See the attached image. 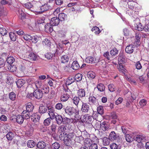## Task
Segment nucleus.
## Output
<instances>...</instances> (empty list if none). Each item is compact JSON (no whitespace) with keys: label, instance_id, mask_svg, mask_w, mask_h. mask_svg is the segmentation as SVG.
Wrapping results in <instances>:
<instances>
[{"label":"nucleus","instance_id":"nucleus-1","mask_svg":"<svg viewBox=\"0 0 149 149\" xmlns=\"http://www.w3.org/2000/svg\"><path fill=\"white\" fill-rule=\"evenodd\" d=\"M63 109L65 113L67 115L71 116L74 115L75 118L77 119L80 118L79 116V109H76L73 107L69 106L66 107L64 106Z\"/></svg>","mask_w":149,"mask_h":149},{"label":"nucleus","instance_id":"nucleus-2","mask_svg":"<svg viewBox=\"0 0 149 149\" xmlns=\"http://www.w3.org/2000/svg\"><path fill=\"white\" fill-rule=\"evenodd\" d=\"M63 136L64 137V143L67 146L70 145L71 141L75 137V133L73 132L69 133L63 132Z\"/></svg>","mask_w":149,"mask_h":149},{"label":"nucleus","instance_id":"nucleus-3","mask_svg":"<svg viewBox=\"0 0 149 149\" xmlns=\"http://www.w3.org/2000/svg\"><path fill=\"white\" fill-rule=\"evenodd\" d=\"M54 119H55L56 123L59 125H61L62 123L66 124L70 123L71 122L70 119L67 117H62L61 115L58 113L55 116Z\"/></svg>","mask_w":149,"mask_h":149},{"label":"nucleus","instance_id":"nucleus-4","mask_svg":"<svg viewBox=\"0 0 149 149\" xmlns=\"http://www.w3.org/2000/svg\"><path fill=\"white\" fill-rule=\"evenodd\" d=\"M39 8V9H37L36 11H35L39 13H42L46 11L51 10L52 8L51 6L47 3L42 5Z\"/></svg>","mask_w":149,"mask_h":149},{"label":"nucleus","instance_id":"nucleus-5","mask_svg":"<svg viewBox=\"0 0 149 149\" xmlns=\"http://www.w3.org/2000/svg\"><path fill=\"white\" fill-rule=\"evenodd\" d=\"M48 110L47 113H48L49 118H51L52 120L54 119V118L58 113L55 112L54 108L52 106H49Z\"/></svg>","mask_w":149,"mask_h":149},{"label":"nucleus","instance_id":"nucleus-6","mask_svg":"<svg viewBox=\"0 0 149 149\" xmlns=\"http://www.w3.org/2000/svg\"><path fill=\"white\" fill-rule=\"evenodd\" d=\"M133 139L135 141L139 143L142 141H144L146 139L145 136L142 134L135 135L133 137Z\"/></svg>","mask_w":149,"mask_h":149},{"label":"nucleus","instance_id":"nucleus-7","mask_svg":"<svg viewBox=\"0 0 149 149\" xmlns=\"http://www.w3.org/2000/svg\"><path fill=\"white\" fill-rule=\"evenodd\" d=\"M33 93L34 97L37 99H40L42 98L43 94V91L40 89L35 90Z\"/></svg>","mask_w":149,"mask_h":149},{"label":"nucleus","instance_id":"nucleus-8","mask_svg":"<svg viewBox=\"0 0 149 149\" xmlns=\"http://www.w3.org/2000/svg\"><path fill=\"white\" fill-rule=\"evenodd\" d=\"M83 119L84 122L90 124L92 123L93 117L91 116H89L88 114H86L83 116Z\"/></svg>","mask_w":149,"mask_h":149},{"label":"nucleus","instance_id":"nucleus-9","mask_svg":"<svg viewBox=\"0 0 149 149\" xmlns=\"http://www.w3.org/2000/svg\"><path fill=\"white\" fill-rule=\"evenodd\" d=\"M90 110V106L89 105L86 103L83 102L81 110L82 112L88 113Z\"/></svg>","mask_w":149,"mask_h":149},{"label":"nucleus","instance_id":"nucleus-10","mask_svg":"<svg viewBox=\"0 0 149 149\" xmlns=\"http://www.w3.org/2000/svg\"><path fill=\"white\" fill-rule=\"evenodd\" d=\"M91 125L95 129L98 130L100 128L101 123L97 120H94L91 123Z\"/></svg>","mask_w":149,"mask_h":149},{"label":"nucleus","instance_id":"nucleus-11","mask_svg":"<svg viewBox=\"0 0 149 149\" xmlns=\"http://www.w3.org/2000/svg\"><path fill=\"white\" fill-rule=\"evenodd\" d=\"M48 108L49 106L40 105L39 107V112L40 113L44 114L47 112Z\"/></svg>","mask_w":149,"mask_h":149},{"label":"nucleus","instance_id":"nucleus-12","mask_svg":"<svg viewBox=\"0 0 149 149\" xmlns=\"http://www.w3.org/2000/svg\"><path fill=\"white\" fill-rule=\"evenodd\" d=\"M59 22L60 20L57 17H54L51 19L50 23L52 26H56L59 24Z\"/></svg>","mask_w":149,"mask_h":149},{"label":"nucleus","instance_id":"nucleus-13","mask_svg":"<svg viewBox=\"0 0 149 149\" xmlns=\"http://www.w3.org/2000/svg\"><path fill=\"white\" fill-rule=\"evenodd\" d=\"M135 46L132 45H128L125 49L126 52L128 54H131L134 52Z\"/></svg>","mask_w":149,"mask_h":149},{"label":"nucleus","instance_id":"nucleus-14","mask_svg":"<svg viewBox=\"0 0 149 149\" xmlns=\"http://www.w3.org/2000/svg\"><path fill=\"white\" fill-rule=\"evenodd\" d=\"M31 119L32 121L35 123L38 121L40 117L36 113H34L31 115Z\"/></svg>","mask_w":149,"mask_h":149},{"label":"nucleus","instance_id":"nucleus-15","mask_svg":"<svg viewBox=\"0 0 149 149\" xmlns=\"http://www.w3.org/2000/svg\"><path fill=\"white\" fill-rule=\"evenodd\" d=\"M119 137L117 134L115 133L114 131H112L110 133L109 138L111 140L113 141Z\"/></svg>","mask_w":149,"mask_h":149},{"label":"nucleus","instance_id":"nucleus-16","mask_svg":"<svg viewBox=\"0 0 149 149\" xmlns=\"http://www.w3.org/2000/svg\"><path fill=\"white\" fill-rule=\"evenodd\" d=\"M26 110L29 112H32L34 108L33 104L30 102H27L26 104Z\"/></svg>","mask_w":149,"mask_h":149},{"label":"nucleus","instance_id":"nucleus-17","mask_svg":"<svg viewBox=\"0 0 149 149\" xmlns=\"http://www.w3.org/2000/svg\"><path fill=\"white\" fill-rule=\"evenodd\" d=\"M52 26L51 24H47L45 26V31L47 33H51L53 30Z\"/></svg>","mask_w":149,"mask_h":149},{"label":"nucleus","instance_id":"nucleus-18","mask_svg":"<svg viewBox=\"0 0 149 149\" xmlns=\"http://www.w3.org/2000/svg\"><path fill=\"white\" fill-rule=\"evenodd\" d=\"M31 112H29L27 110H24L22 113V115L24 117V119H27L31 117Z\"/></svg>","mask_w":149,"mask_h":149},{"label":"nucleus","instance_id":"nucleus-19","mask_svg":"<svg viewBox=\"0 0 149 149\" xmlns=\"http://www.w3.org/2000/svg\"><path fill=\"white\" fill-rule=\"evenodd\" d=\"M134 3L133 2H125V4H128L129 8V10H131L130 12L131 13H133V12L135 11L136 8L133 6Z\"/></svg>","mask_w":149,"mask_h":149},{"label":"nucleus","instance_id":"nucleus-20","mask_svg":"<svg viewBox=\"0 0 149 149\" xmlns=\"http://www.w3.org/2000/svg\"><path fill=\"white\" fill-rule=\"evenodd\" d=\"M1 3L2 5L7 4L8 7L10 8V9H13V8L12 7V3L11 2L7 1L6 0H1Z\"/></svg>","mask_w":149,"mask_h":149},{"label":"nucleus","instance_id":"nucleus-21","mask_svg":"<svg viewBox=\"0 0 149 149\" xmlns=\"http://www.w3.org/2000/svg\"><path fill=\"white\" fill-rule=\"evenodd\" d=\"M37 148L43 149L46 147V143L43 141H39L36 144Z\"/></svg>","mask_w":149,"mask_h":149},{"label":"nucleus","instance_id":"nucleus-22","mask_svg":"<svg viewBox=\"0 0 149 149\" xmlns=\"http://www.w3.org/2000/svg\"><path fill=\"white\" fill-rule=\"evenodd\" d=\"M100 128L104 131L107 130L109 127L106 122H103L101 123Z\"/></svg>","mask_w":149,"mask_h":149},{"label":"nucleus","instance_id":"nucleus-23","mask_svg":"<svg viewBox=\"0 0 149 149\" xmlns=\"http://www.w3.org/2000/svg\"><path fill=\"white\" fill-rule=\"evenodd\" d=\"M24 117L22 115H17L16 118L17 122L19 124H22L24 121Z\"/></svg>","mask_w":149,"mask_h":149},{"label":"nucleus","instance_id":"nucleus-24","mask_svg":"<svg viewBox=\"0 0 149 149\" xmlns=\"http://www.w3.org/2000/svg\"><path fill=\"white\" fill-rule=\"evenodd\" d=\"M25 83V81L22 79L18 80L16 82L17 86L19 88H21Z\"/></svg>","mask_w":149,"mask_h":149},{"label":"nucleus","instance_id":"nucleus-25","mask_svg":"<svg viewBox=\"0 0 149 149\" xmlns=\"http://www.w3.org/2000/svg\"><path fill=\"white\" fill-rule=\"evenodd\" d=\"M71 67L73 70H77L79 69L80 65L77 61H74L72 64Z\"/></svg>","mask_w":149,"mask_h":149},{"label":"nucleus","instance_id":"nucleus-26","mask_svg":"<svg viewBox=\"0 0 149 149\" xmlns=\"http://www.w3.org/2000/svg\"><path fill=\"white\" fill-rule=\"evenodd\" d=\"M17 12L21 19L23 20L26 18V14L24 11L21 9H19L18 10Z\"/></svg>","mask_w":149,"mask_h":149},{"label":"nucleus","instance_id":"nucleus-27","mask_svg":"<svg viewBox=\"0 0 149 149\" xmlns=\"http://www.w3.org/2000/svg\"><path fill=\"white\" fill-rule=\"evenodd\" d=\"M67 15L64 13H60L58 15V18L60 21H63L67 19Z\"/></svg>","mask_w":149,"mask_h":149},{"label":"nucleus","instance_id":"nucleus-28","mask_svg":"<svg viewBox=\"0 0 149 149\" xmlns=\"http://www.w3.org/2000/svg\"><path fill=\"white\" fill-rule=\"evenodd\" d=\"M134 136H133V137H132V135L130 134H127L125 135V137L126 141L129 143L131 142L134 140L133 137Z\"/></svg>","mask_w":149,"mask_h":149},{"label":"nucleus","instance_id":"nucleus-29","mask_svg":"<svg viewBox=\"0 0 149 149\" xmlns=\"http://www.w3.org/2000/svg\"><path fill=\"white\" fill-rule=\"evenodd\" d=\"M69 58L68 56L66 55L62 56L61 58V61L62 63H65L68 62Z\"/></svg>","mask_w":149,"mask_h":149},{"label":"nucleus","instance_id":"nucleus-30","mask_svg":"<svg viewBox=\"0 0 149 149\" xmlns=\"http://www.w3.org/2000/svg\"><path fill=\"white\" fill-rule=\"evenodd\" d=\"M89 101L91 104H95L97 102L95 97L93 96H90L89 98Z\"/></svg>","mask_w":149,"mask_h":149},{"label":"nucleus","instance_id":"nucleus-31","mask_svg":"<svg viewBox=\"0 0 149 149\" xmlns=\"http://www.w3.org/2000/svg\"><path fill=\"white\" fill-rule=\"evenodd\" d=\"M92 145V141L91 139L88 138L85 140L84 146L89 148Z\"/></svg>","mask_w":149,"mask_h":149},{"label":"nucleus","instance_id":"nucleus-32","mask_svg":"<svg viewBox=\"0 0 149 149\" xmlns=\"http://www.w3.org/2000/svg\"><path fill=\"white\" fill-rule=\"evenodd\" d=\"M36 143L33 140H29L27 142V146L29 148H33L36 145Z\"/></svg>","mask_w":149,"mask_h":149},{"label":"nucleus","instance_id":"nucleus-33","mask_svg":"<svg viewBox=\"0 0 149 149\" xmlns=\"http://www.w3.org/2000/svg\"><path fill=\"white\" fill-rule=\"evenodd\" d=\"M87 75L88 77L91 79H94L95 77V74L92 71L88 72Z\"/></svg>","mask_w":149,"mask_h":149},{"label":"nucleus","instance_id":"nucleus-34","mask_svg":"<svg viewBox=\"0 0 149 149\" xmlns=\"http://www.w3.org/2000/svg\"><path fill=\"white\" fill-rule=\"evenodd\" d=\"M74 79L73 77H69L67 79L66 84V85H69L74 81Z\"/></svg>","mask_w":149,"mask_h":149},{"label":"nucleus","instance_id":"nucleus-35","mask_svg":"<svg viewBox=\"0 0 149 149\" xmlns=\"http://www.w3.org/2000/svg\"><path fill=\"white\" fill-rule=\"evenodd\" d=\"M78 95L79 97H82L85 95V93L84 90L83 89H79L77 92Z\"/></svg>","mask_w":149,"mask_h":149},{"label":"nucleus","instance_id":"nucleus-36","mask_svg":"<svg viewBox=\"0 0 149 149\" xmlns=\"http://www.w3.org/2000/svg\"><path fill=\"white\" fill-rule=\"evenodd\" d=\"M82 75L80 73L76 74L74 77V79L77 81L78 82L81 81L82 78Z\"/></svg>","mask_w":149,"mask_h":149},{"label":"nucleus","instance_id":"nucleus-37","mask_svg":"<svg viewBox=\"0 0 149 149\" xmlns=\"http://www.w3.org/2000/svg\"><path fill=\"white\" fill-rule=\"evenodd\" d=\"M94 61V58L91 56L88 57L85 60V62L89 63H93Z\"/></svg>","mask_w":149,"mask_h":149},{"label":"nucleus","instance_id":"nucleus-38","mask_svg":"<svg viewBox=\"0 0 149 149\" xmlns=\"http://www.w3.org/2000/svg\"><path fill=\"white\" fill-rule=\"evenodd\" d=\"M51 120L52 119L49 117L45 119L43 123L44 125L46 126L49 125L50 124Z\"/></svg>","mask_w":149,"mask_h":149},{"label":"nucleus","instance_id":"nucleus-39","mask_svg":"<svg viewBox=\"0 0 149 149\" xmlns=\"http://www.w3.org/2000/svg\"><path fill=\"white\" fill-rule=\"evenodd\" d=\"M9 97L11 100H15L16 97V95L14 93L11 92L9 95Z\"/></svg>","mask_w":149,"mask_h":149},{"label":"nucleus","instance_id":"nucleus-40","mask_svg":"<svg viewBox=\"0 0 149 149\" xmlns=\"http://www.w3.org/2000/svg\"><path fill=\"white\" fill-rule=\"evenodd\" d=\"M97 88L98 91L100 92H102L105 90V86L103 84L101 83H100L97 85Z\"/></svg>","mask_w":149,"mask_h":149},{"label":"nucleus","instance_id":"nucleus-41","mask_svg":"<svg viewBox=\"0 0 149 149\" xmlns=\"http://www.w3.org/2000/svg\"><path fill=\"white\" fill-rule=\"evenodd\" d=\"M91 31L93 32H94L95 34L98 35L101 32L99 28L96 26H95L92 28Z\"/></svg>","mask_w":149,"mask_h":149},{"label":"nucleus","instance_id":"nucleus-42","mask_svg":"<svg viewBox=\"0 0 149 149\" xmlns=\"http://www.w3.org/2000/svg\"><path fill=\"white\" fill-rule=\"evenodd\" d=\"M9 36L10 39L13 41H15L16 40L17 38L15 33L13 32H10L9 33Z\"/></svg>","mask_w":149,"mask_h":149},{"label":"nucleus","instance_id":"nucleus-43","mask_svg":"<svg viewBox=\"0 0 149 149\" xmlns=\"http://www.w3.org/2000/svg\"><path fill=\"white\" fill-rule=\"evenodd\" d=\"M6 136L8 140L11 141L13 139L14 135L12 132H9L6 135Z\"/></svg>","mask_w":149,"mask_h":149},{"label":"nucleus","instance_id":"nucleus-44","mask_svg":"<svg viewBox=\"0 0 149 149\" xmlns=\"http://www.w3.org/2000/svg\"><path fill=\"white\" fill-rule=\"evenodd\" d=\"M37 57L36 55L34 53H31L28 56L29 58L32 61L36 60Z\"/></svg>","mask_w":149,"mask_h":149},{"label":"nucleus","instance_id":"nucleus-45","mask_svg":"<svg viewBox=\"0 0 149 149\" xmlns=\"http://www.w3.org/2000/svg\"><path fill=\"white\" fill-rule=\"evenodd\" d=\"M6 61L8 64H11L15 61V59L13 56H9L7 58Z\"/></svg>","mask_w":149,"mask_h":149},{"label":"nucleus","instance_id":"nucleus-46","mask_svg":"<svg viewBox=\"0 0 149 149\" xmlns=\"http://www.w3.org/2000/svg\"><path fill=\"white\" fill-rule=\"evenodd\" d=\"M35 84L37 89H42V88L43 86V84L40 81H36Z\"/></svg>","mask_w":149,"mask_h":149},{"label":"nucleus","instance_id":"nucleus-47","mask_svg":"<svg viewBox=\"0 0 149 149\" xmlns=\"http://www.w3.org/2000/svg\"><path fill=\"white\" fill-rule=\"evenodd\" d=\"M43 45L45 46L49 47L51 45V42L48 39H45L43 41Z\"/></svg>","mask_w":149,"mask_h":149},{"label":"nucleus","instance_id":"nucleus-48","mask_svg":"<svg viewBox=\"0 0 149 149\" xmlns=\"http://www.w3.org/2000/svg\"><path fill=\"white\" fill-rule=\"evenodd\" d=\"M69 96L68 95L64 94L61 96V100L63 102H65L69 98Z\"/></svg>","mask_w":149,"mask_h":149},{"label":"nucleus","instance_id":"nucleus-49","mask_svg":"<svg viewBox=\"0 0 149 149\" xmlns=\"http://www.w3.org/2000/svg\"><path fill=\"white\" fill-rule=\"evenodd\" d=\"M109 138L106 137H104L103 139V144L105 146L108 145L110 143V140Z\"/></svg>","mask_w":149,"mask_h":149},{"label":"nucleus","instance_id":"nucleus-50","mask_svg":"<svg viewBox=\"0 0 149 149\" xmlns=\"http://www.w3.org/2000/svg\"><path fill=\"white\" fill-rule=\"evenodd\" d=\"M97 111L98 113L102 115L104 113V109L103 107L102 106H100L98 107L97 108Z\"/></svg>","mask_w":149,"mask_h":149},{"label":"nucleus","instance_id":"nucleus-51","mask_svg":"<svg viewBox=\"0 0 149 149\" xmlns=\"http://www.w3.org/2000/svg\"><path fill=\"white\" fill-rule=\"evenodd\" d=\"M80 100V99L79 97H75L73 98L72 99V101L74 104L76 106L78 105L79 102Z\"/></svg>","mask_w":149,"mask_h":149},{"label":"nucleus","instance_id":"nucleus-52","mask_svg":"<svg viewBox=\"0 0 149 149\" xmlns=\"http://www.w3.org/2000/svg\"><path fill=\"white\" fill-rule=\"evenodd\" d=\"M118 52V51L116 48H114L110 51V54L112 56H115L117 54Z\"/></svg>","mask_w":149,"mask_h":149},{"label":"nucleus","instance_id":"nucleus-53","mask_svg":"<svg viewBox=\"0 0 149 149\" xmlns=\"http://www.w3.org/2000/svg\"><path fill=\"white\" fill-rule=\"evenodd\" d=\"M7 31L4 28H0V33L2 36H4L7 34Z\"/></svg>","mask_w":149,"mask_h":149},{"label":"nucleus","instance_id":"nucleus-54","mask_svg":"<svg viewBox=\"0 0 149 149\" xmlns=\"http://www.w3.org/2000/svg\"><path fill=\"white\" fill-rule=\"evenodd\" d=\"M45 94H47L49 92V88L48 87L43 86L40 89Z\"/></svg>","mask_w":149,"mask_h":149},{"label":"nucleus","instance_id":"nucleus-55","mask_svg":"<svg viewBox=\"0 0 149 149\" xmlns=\"http://www.w3.org/2000/svg\"><path fill=\"white\" fill-rule=\"evenodd\" d=\"M22 38L26 41H30L31 40V36L28 34L25 35Z\"/></svg>","mask_w":149,"mask_h":149},{"label":"nucleus","instance_id":"nucleus-56","mask_svg":"<svg viewBox=\"0 0 149 149\" xmlns=\"http://www.w3.org/2000/svg\"><path fill=\"white\" fill-rule=\"evenodd\" d=\"M110 92H113L116 90L115 86L112 84H109L108 86Z\"/></svg>","mask_w":149,"mask_h":149},{"label":"nucleus","instance_id":"nucleus-57","mask_svg":"<svg viewBox=\"0 0 149 149\" xmlns=\"http://www.w3.org/2000/svg\"><path fill=\"white\" fill-rule=\"evenodd\" d=\"M136 40L135 42L137 43L139 42L141 39V35L139 34L138 32H137L136 33Z\"/></svg>","mask_w":149,"mask_h":149},{"label":"nucleus","instance_id":"nucleus-58","mask_svg":"<svg viewBox=\"0 0 149 149\" xmlns=\"http://www.w3.org/2000/svg\"><path fill=\"white\" fill-rule=\"evenodd\" d=\"M60 146V144L57 142H55L52 145V147L54 149H58Z\"/></svg>","mask_w":149,"mask_h":149},{"label":"nucleus","instance_id":"nucleus-59","mask_svg":"<svg viewBox=\"0 0 149 149\" xmlns=\"http://www.w3.org/2000/svg\"><path fill=\"white\" fill-rule=\"evenodd\" d=\"M24 7L30 10L33 7V5L30 2L26 3L24 4Z\"/></svg>","mask_w":149,"mask_h":149},{"label":"nucleus","instance_id":"nucleus-60","mask_svg":"<svg viewBox=\"0 0 149 149\" xmlns=\"http://www.w3.org/2000/svg\"><path fill=\"white\" fill-rule=\"evenodd\" d=\"M53 56V54L50 52L47 53L45 55V57L48 59H52Z\"/></svg>","mask_w":149,"mask_h":149},{"label":"nucleus","instance_id":"nucleus-61","mask_svg":"<svg viewBox=\"0 0 149 149\" xmlns=\"http://www.w3.org/2000/svg\"><path fill=\"white\" fill-rule=\"evenodd\" d=\"M136 80L140 83H142L144 81V78L143 76H139L136 77Z\"/></svg>","mask_w":149,"mask_h":149},{"label":"nucleus","instance_id":"nucleus-62","mask_svg":"<svg viewBox=\"0 0 149 149\" xmlns=\"http://www.w3.org/2000/svg\"><path fill=\"white\" fill-rule=\"evenodd\" d=\"M147 103V101L144 99H142L139 102V104H140L141 107H143L145 106Z\"/></svg>","mask_w":149,"mask_h":149},{"label":"nucleus","instance_id":"nucleus-63","mask_svg":"<svg viewBox=\"0 0 149 149\" xmlns=\"http://www.w3.org/2000/svg\"><path fill=\"white\" fill-rule=\"evenodd\" d=\"M8 69L11 72H14L16 71L17 68L15 66L10 65L8 68Z\"/></svg>","mask_w":149,"mask_h":149},{"label":"nucleus","instance_id":"nucleus-64","mask_svg":"<svg viewBox=\"0 0 149 149\" xmlns=\"http://www.w3.org/2000/svg\"><path fill=\"white\" fill-rule=\"evenodd\" d=\"M118 147L119 145H118L115 143H112L110 146L111 149H119L118 148Z\"/></svg>","mask_w":149,"mask_h":149}]
</instances>
